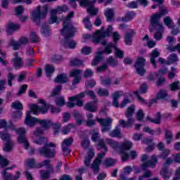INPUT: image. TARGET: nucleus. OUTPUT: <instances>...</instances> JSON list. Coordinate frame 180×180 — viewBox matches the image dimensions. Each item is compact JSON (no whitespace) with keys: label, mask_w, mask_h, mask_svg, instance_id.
<instances>
[{"label":"nucleus","mask_w":180,"mask_h":180,"mask_svg":"<svg viewBox=\"0 0 180 180\" xmlns=\"http://www.w3.org/2000/svg\"><path fill=\"white\" fill-rule=\"evenodd\" d=\"M92 131L93 134L91 136V140L93 141H98V150H101V148H104L105 152L108 151V148H106L105 141H103V139H99V133L96 131L95 129H93Z\"/></svg>","instance_id":"8"},{"label":"nucleus","mask_w":180,"mask_h":180,"mask_svg":"<svg viewBox=\"0 0 180 180\" xmlns=\"http://www.w3.org/2000/svg\"><path fill=\"white\" fill-rule=\"evenodd\" d=\"M165 139L167 141V144H171V142L174 139V135L172 134V131H171L169 129H165Z\"/></svg>","instance_id":"26"},{"label":"nucleus","mask_w":180,"mask_h":180,"mask_svg":"<svg viewBox=\"0 0 180 180\" xmlns=\"http://www.w3.org/2000/svg\"><path fill=\"white\" fill-rule=\"evenodd\" d=\"M146 59L144 58L140 57L137 59V61L135 64V68L139 75H144V74H146V69H144Z\"/></svg>","instance_id":"9"},{"label":"nucleus","mask_w":180,"mask_h":180,"mask_svg":"<svg viewBox=\"0 0 180 180\" xmlns=\"http://www.w3.org/2000/svg\"><path fill=\"white\" fill-rule=\"evenodd\" d=\"M85 94L93 99L94 103H98V98H96V95L94 91H86Z\"/></svg>","instance_id":"50"},{"label":"nucleus","mask_w":180,"mask_h":180,"mask_svg":"<svg viewBox=\"0 0 180 180\" xmlns=\"http://www.w3.org/2000/svg\"><path fill=\"white\" fill-rule=\"evenodd\" d=\"M30 41L31 43H37L39 41V36L34 32H31L30 35Z\"/></svg>","instance_id":"52"},{"label":"nucleus","mask_w":180,"mask_h":180,"mask_svg":"<svg viewBox=\"0 0 180 180\" xmlns=\"http://www.w3.org/2000/svg\"><path fill=\"white\" fill-rule=\"evenodd\" d=\"M116 46L112 43H110L108 45L105 46V49L103 51H98V53H105V54H110L112 53V49H115Z\"/></svg>","instance_id":"38"},{"label":"nucleus","mask_w":180,"mask_h":180,"mask_svg":"<svg viewBox=\"0 0 180 180\" xmlns=\"http://www.w3.org/2000/svg\"><path fill=\"white\" fill-rule=\"evenodd\" d=\"M113 31V27L109 25L108 27L103 32V27L96 32V34L93 35V43L98 44L101 43L103 46H106V41H103L105 37H109L110 34Z\"/></svg>","instance_id":"3"},{"label":"nucleus","mask_w":180,"mask_h":180,"mask_svg":"<svg viewBox=\"0 0 180 180\" xmlns=\"http://www.w3.org/2000/svg\"><path fill=\"white\" fill-rule=\"evenodd\" d=\"M1 175L5 180H18V178H20V172L17 171L16 175L13 176L11 173H8L6 170L1 172Z\"/></svg>","instance_id":"16"},{"label":"nucleus","mask_w":180,"mask_h":180,"mask_svg":"<svg viewBox=\"0 0 180 180\" xmlns=\"http://www.w3.org/2000/svg\"><path fill=\"white\" fill-rule=\"evenodd\" d=\"M107 63L109 64V65H112V67H116L118 62L113 57L110 56L107 59Z\"/></svg>","instance_id":"57"},{"label":"nucleus","mask_w":180,"mask_h":180,"mask_svg":"<svg viewBox=\"0 0 180 180\" xmlns=\"http://www.w3.org/2000/svg\"><path fill=\"white\" fill-rule=\"evenodd\" d=\"M120 98V94H119V91H115L112 94V105L115 108L119 107V98Z\"/></svg>","instance_id":"30"},{"label":"nucleus","mask_w":180,"mask_h":180,"mask_svg":"<svg viewBox=\"0 0 180 180\" xmlns=\"http://www.w3.org/2000/svg\"><path fill=\"white\" fill-rule=\"evenodd\" d=\"M84 110H87V112H91L94 113L98 110V106L94 105L93 102H89L84 105Z\"/></svg>","instance_id":"24"},{"label":"nucleus","mask_w":180,"mask_h":180,"mask_svg":"<svg viewBox=\"0 0 180 180\" xmlns=\"http://www.w3.org/2000/svg\"><path fill=\"white\" fill-rule=\"evenodd\" d=\"M10 45L12 46V47H13V50H19V49H20L21 46L20 42H19V41H16L13 39H11Z\"/></svg>","instance_id":"54"},{"label":"nucleus","mask_w":180,"mask_h":180,"mask_svg":"<svg viewBox=\"0 0 180 180\" xmlns=\"http://www.w3.org/2000/svg\"><path fill=\"white\" fill-rule=\"evenodd\" d=\"M105 152H102L98 153L97 158L94 160L93 163L91 164V168L94 172V174H98L99 172V166L102 162V158L105 157Z\"/></svg>","instance_id":"11"},{"label":"nucleus","mask_w":180,"mask_h":180,"mask_svg":"<svg viewBox=\"0 0 180 180\" xmlns=\"http://www.w3.org/2000/svg\"><path fill=\"white\" fill-rule=\"evenodd\" d=\"M136 108L134 105H131L127 108V111L125 112V116L128 118L126 122L124 120H120L119 123L120 126L122 127H131L134 123V118H133V115H134V112Z\"/></svg>","instance_id":"5"},{"label":"nucleus","mask_w":180,"mask_h":180,"mask_svg":"<svg viewBox=\"0 0 180 180\" xmlns=\"http://www.w3.org/2000/svg\"><path fill=\"white\" fill-rule=\"evenodd\" d=\"M74 127H75V126L73 125V124L69 123L67 126H65L62 128L61 132L63 134H68V133H70L71 131V129H74Z\"/></svg>","instance_id":"41"},{"label":"nucleus","mask_w":180,"mask_h":180,"mask_svg":"<svg viewBox=\"0 0 180 180\" xmlns=\"http://www.w3.org/2000/svg\"><path fill=\"white\" fill-rule=\"evenodd\" d=\"M97 95H99V96H109V91L105 89L100 88L97 91Z\"/></svg>","instance_id":"55"},{"label":"nucleus","mask_w":180,"mask_h":180,"mask_svg":"<svg viewBox=\"0 0 180 180\" xmlns=\"http://www.w3.org/2000/svg\"><path fill=\"white\" fill-rule=\"evenodd\" d=\"M15 146V143H13V140H8L6 141L4 146L3 147V150L5 153H11V151L13 150V147Z\"/></svg>","instance_id":"23"},{"label":"nucleus","mask_w":180,"mask_h":180,"mask_svg":"<svg viewBox=\"0 0 180 180\" xmlns=\"http://www.w3.org/2000/svg\"><path fill=\"white\" fill-rule=\"evenodd\" d=\"M131 147H133V143L130 141H125L121 144L122 151L131 150Z\"/></svg>","instance_id":"31"},{"label":"nucleus","mask_w":180,"mask_h":180,"mask_svg":"<svg viewBox=\"0 0 180 180\" xmlns=\"http://www.w3.org/2000/svg\"><path fill=\"white\" fill-rule=\"evenodd\" d=\"M94 157H95V152H94V150L90 149L87 153V156L84 160V165L86 167H91V162Z\"/></svg>","instance_id":"21"},{"label":"nucleus","mask_w":180,"mask_h":180,"mask_svg":"<svg viewBox=\"0 0 180 180\" xmlns=\"http://www.w3.org/2000/svg\"><path fill=\"white\" fill-rule=\"evenodd\" d=\"M105 16L107 18L108 22H111L113 20V16H115V11L112 8H107Z\"/></svg>","instance_id":"27"},{"label":"nucleus","mask_w":180,"mask_h":180,"mask_svg":"<svg viewBox=\"0 0 180 180\" xmlns=\"http://www.w3.org/2000/svg\"><path fill=\"white\" fill-rule=\"evenodd\" d=\"M27 165L30 168H36V160L34 158L27 160Z\"/></svg>","instance_id":"60"},{"label":"nucleus","mask_w":180,"mask_h":180,"mask_svg":"<svg viewBox=\"0 0 180 180\" xmlns=\"http://www.w3.org/2000/svg\"><path fill=\"white\" fill-rule=\"evenodd\" d=\"M109 135L110 137H118L119 139H121L122 134L120 133V130L119 128H116L115 129L112 130Z\"/></svg>","instance_id":"48"},{"label":"nucleus","mask_w":180,"mask_h":180,"mask_svg":"<svg viewBox=\"0 0 180 180\" xmlns=\"http://www.w3.org/2000/svg\"><path fill=\"white\" fill-rule=\"evenodd\" d=\"M46 110H51V113H60L61 112V108H56L50 104H46Z\"/></svg>","instance_id":"46"},{"label":"nucleus","mask_w":180,"mask_h":180,"mask_svg":"<svg viewBox=\"0 0 180 180\" xmlns=\"http://www.w3.org/2000/svg\"><path fill=\"white\" fill-rule=\"evenodd\" d=\"M81 74H82V70H80V69L72 70L70 72V77H75V78H77L78 77H81Z\"/></svg>","instance_id":"49"},{"label":"nucleus","mask_w":180,"mask_h":180,"mask_svg":"<svg viewBox=\"0 0 180 180\" xmlns=\"http://www.w3.org/2000/svg\"><path fill=\"white\" fill-rule=\"evenodd\" d=\"M40 127H37V129L34 131V136H41L46 131V120H42L41 122H39Z\"/></svg>","instance_id":"17"},{"label":"nucleus","mask_w":180,"mask_h":180,"mask_svg":"<svg viewBox=\"0 0 180 180\" xmlns=\"http://www.w3.org/2000/svg\"><path fill=\"white\" fill-rule=\"evenodd\" d=\"M54 172V167L51 165V160H46V179H49L50 178V175L53 174Z\"/></svg>","instance_id":"19"},{"label":"nucleus","mask_w":180,"mask_h":180,"mask_svg":"<svg viewBox=\"0 0 180 180\" xmlns=\"http://www.w3.org/2000/svg\"><path fill=\"white\" fill-rule=\"evenodd\" d=\"M160 52L158 49H155L149 54L150 60L151 64L153 65L154 68H157V64L155 63V58L160 57Z\"/></svg>","instance_id":"18"},{"label":"nucleus","mask_w":180,"mask_h":180,"mask_svg":"<svg viewBox=\"0 0 180 180\" xmlns=\"http://www.w3.org/2000/svg\"><path fill=\"white\" fill-rule=\"evenodd\" d=\"M87 120L84 122L88 127H94L96 124V120H94V114L89 113L86 115Z\"/></svg>","instance_id":"22"},{"label":"nucleus","mask_w":180,"mask_h":180,"mask_svg":"<svg viewBox=\"0 0 180 180\" xmlns=\"http://www.w3.org/2000/svg\"><path fill=\"white\" fill-rule=\"evenodd\" d=\"M39 102L41 104V105L33 104L31 106V110L27 111L26 113L25 123L27 126H30V127H33V126L36 125V123H39L43 120L30 116L32 112L34 115H37V113H42L43 115H44V113H46V102L44 101V100H39Z\"/></svg>","instance_id":"2"},{"label":"nucleus","mask_w":180,"mask_h":180,"mask_svg":"<svg viewBox=\"0 0 180 180\" xmlns=\"http://www.w3.org/2000/svg\"><path fill=\"white\" fill-rule=\"evenodd\" d=\"M9 164V162L8 161V160H6V158H4V156H1L0 155V167L1 168H5V167H6V165H8Z\"/></svg>","instance_id":"59"},{"label":"nucleus","mask_w":180,"mask_h":180,"mask_svg":"<svg viewBox=\"0 0 180 180\" xmlns=\"http://www.w3.org/2000/svg\"><path fill=\"white\" fill-rule=\"evenodd\" d=\"M98 1V4H102L105 0H89V7L87 8V11L89 13L92 15V16H95L98 13V8H95L94 7V4Z\"/></svg>","instance_id":"15"},{"label":"nucleus","mask_w":180,"mask_h":180,"mask_svg":"<svg viewBox=\"0 0 180 180\" xmlns=\"http://www.w3.org/2000/svg\"><path fill=\"white\" fill-rule=\"evenodd\" d=\"M56 143L50 142L46 143V158H54L56 157Z\"/></svg>","instance_id":"10"},{"label":"nucleus","mask_w":180,"mask_h":180,"mask_svg":"<svg viewBox=\"0 0 180 180\" xmlns=\"http://www.w3.org/2000/svg\"><path fill=\"white\" fill-rule=\"evenodd\" d=\"M11 64L15 68V70L22 68V58H14L11 60Z\"/></svg>","instance_id":"25"},{"label":"nucleus","mask_w":180,"mask_h":180,"mask_svg":"<svg viewBox=\"0 0 180 180\" xmlns=\"http://www.w3.org/2000/svg\"><path fill=\"white\" fill-rule=\"evenodd\" d=\"M62 89H63V86L61 85L56 86L51 91L50 96L51 98H53L54 96H58V95L61 94Z\"/></svg>","instance_id":"29"},{"label":"nucleus","mask_w":180,"mask_h":180,"mask_svg":"<svg viewBox=\"0 0 180 180\" xmlns=\"http://www.w3.org/2000/svg\"><path fill=\"white\" fill-rule=\"evenodd\" d=\"M159 29L160 30H158V32L154 34V39L155 40H161V39H162V33H164V31H162L161 28Z\"/></svg>","instance_id":"63"},{"label":"nucleus","mask_w":180,"mask_h":180,"mask_svg":"<svg viewBox=\"0 0 180 180\" xmlns=\"http://www.w3.org/2000/svg\"><path fill=\"white\" fill-rule=\"evenodd\" d=\"M134 34V31L133 30H130V32H127L125 35V43L126 44H131V37Z\"/></svg>","instance_id":"44"},{"label":"nucleus","mask_w":180,"mask_h":180,"mask_svg":"<svg viewBox=\"0 0 180 180\" xmlns=\"http://www.w3.org/2000/svg\"><path fill=\"white\" fill-rule=\"evenodd\" d=\"M115 57H118V58H123V56H124V52L123 51L119 49L117 47H115Z\"/></svg>","instance_id":"61"},{"label":"nucleus","mask_w":180,"mask_h":180,"mask_svg":"<svg viewBox=\"0 0 180 180\" xmlns=\"http://www.w3.org/2000/svg\"><path fill=\"white\" fill-rule=\"evenodd\" d=\"M157 162H158V158H157V155H153L151 156L150 160H148L146 163L141 165V169H143V171H146V169H147L148 167L155 168Z\"/></svg>","instance_id":"13"},{"label":"nucleus","mask_w":180,"mask_h":180,"mask_svg":"<svg viewBox=\"0 0 180 180\" xmlns=\"http://www.w3.org/2000/svg\"><path fill=\"white\" fill-rule=\"evenodd\" d=\"M16 78V75L12 72H9L7 75V80H8V84L9 86H12L13 84L12 83V81L15 80Z\"/></svg>","instance_id":"51"},{"label":"nucleus","mask_w":180,"mask_h":180,"mask_svg":"<svg viewBox=\"0 0 180 180\" xmlns=\"http://www.w3.org/2000/svg\"><path fill=\"white\" fill-rule=\"evenodd\" d=\"M55 103L56 105V106H64L65 105V99L64 98V97L60 96L56 98L55 99Z\"/></svg>","instance_id":"40"},{"label":"nucleus","mask_w":180,"mask_h":180,"mask_svg":"<svg viewBox=\"0 0 180 180\" xmlns=\"http://www.w3.org/2000/svg\"><path fill=\"white\" fill-rule=\"evenodd\" d=\"M11 108L15 109L16 110H23V104L19 101H16L11 103Z\"/></svg>","instance_id":"37"},{"label":"nucleus","mask_w":180,"mask_h":180,"mask_svg":"<svg viewBox=\"0 0 180 180\" xmlns=\"http://www.w3.org/2000/svg\"><path fill=\"white\" fill-rule=\"evenodd\" d=\"M169 64H174V63H176L178 61V56L175 53H172L167 58Z\"/></svg>","instance_id":"53"},{"label":"nucleus","mask_w":180,"mask_h":180,"mask_svg":"<svg viewBox=\"0 0 180 180\" xmlns=\"http://www.w3.org/2000/svg\"><path fill=\"white\" fill-rule=\"evenodd\" d=\"M34 143L38 146H43V147H46V138L41 137L38 140H34Z\"/></svg>","instance_id":"58"},{"label":"nucleus","mask_w":180,"mask_h":180,"mask_svg":"<svg viewBox=\"0 0 180 180\" xmlns=\"http://www.w3.org/2000/svg\"><path fill=\"white\" fill-rule=\"evenodd\" d=\"M27 89V84H22V86L20 87L19 91L17 93V96H20L22 94H25Z\"/></svg>","instance_id":"62"},{"label":"nucleus","mask_w":180,"mask_h":180,"mask_svg":"<svg viewBox=\"0 0 180 180\" xmlns=\"http://www.w3.org/2000/svg\"><path fill=\"white\" fill-rule=\"evenodd\" d=\"M33 22L39 26L41 21L46 18V5L38 6L35 10L32 13L31 15Z\"/></svg>","instance_id":"4"},{"label":"nucleus","mask_w":180,"mask_h":180,"mask_svg":"<svg viewBox=\"0 0 180 180\" xmlns=\"http://www.w3.org/2000/svg\"><path fill=\"white\" fill-rule=\"evenodd\" d=\"M56 68L53 65L48 64L46 65V77H51L54 73Z\"/></svg>","instance_id":"34"},{"label":"nucleus","mask_w":180,"mask_h":180,"mask_svg":"<svg viewBox=\"0 0 180 180\" xmlns=\"http://www.w3.org/2000/svg\"><path fill=\"white\" fill-rule=\"evenodd\" d=\"M15 133L18 134V141L20 144H24L25 148H27L29 147V142H27V139H26V131L24 128H18L15 130Z\"/></svg>","instance_id":"7"},{"label":"nucleus","mask_w":180,"mask_h":180,"mask_svg":"<svg viewBox=\"0 0 180 180\" xmlns=\"http://www.w3.org/2000/svg\"><path fill=\"white\" fill-rule=\"evenodd\" d=\"M58 12V8H57L56 10L51 11L52 15L50 18V20H49V25H53V23H56V22H57V16H56V13Z\"/></svg>","instance_id":"42"},{"label":"nucleus","mask_w":180,"mask_h":180,"mask_svg":"<svg viewBox=\"0 0 180 180\" xmlns=\"http://www.w3.org/2000/svg\"><path fill=\"white\" fill-rule=\"evenodd\" d=\"M160 175H162V176H163L165 179H169V176H171V174L168 171V167L163 166V167L160 170Z\"/></svg>","instance_id":"32"},{"label":"nucleus","mask_w":180,"mask_h":180,"mask_svg":"<svg viewBox=\"0 0 180 180\" xmlns=\"http://www.w3.org/2000/svg\"><path fill=\"white\" fill-rule=\"evenodd\" d=\"M167 50H169V51H178V53H180V44H178L176 46H169L167 48Z\"/></svg>","instance_id":"64"},{"label":"nucleus","mask_w":180,"mask_h":180,"mask_svg":"<svg viewBox=\"0 0 180 180\" xmlns=\"http://www.w3.org/2000/svg\"><path fill=\"white\" fill-rule=\"evenodd\" d=\"M68 81V76L65 73L59 74L54 79V82H56V84H67Z\"/></svg>","instance_id":"20"},{"label":"nucleus","mask_w":180,"mask_h":180,"mask_svg":"<svg viewBox=\"0 0 180 180\" xmlns=\"http://www.w3.org/2000/svg\"><path fill=\"white\" fill-rule=\"evenodd\" d=\"M105 167L108 168V167H113L116 164V160L112 159L110 158H107L103 162Z\"/></svg>","instance_id":"43"},{"label":"nucleus","mask_w":180,"mask_h":180,"mask_svg":"<svg viewBox=\"0 0 180 180\" xmlns=\"http://www.w3.org/2000/svg\"><path fill=\"white\" fill-rule=\"evenodd\" d=\"M105 142L107 144H109V146H110V147H112V148L114 150H118V148L120 147V144H119V143L114 141L113 139H106Z\"/></svg>","instance_id":"28"},{"label":"nucleus","mask_w":180,"mask_h":180,"mask_svg":"<svg viewBox=\"0 0 180 180\" xmlns=\"http://www.w3.org/2000/svg\"><path fill=\"white\" fill-rule=\"evenodd\" d=\"M146 119L149 120L151 123H155V124H160L161 123V112H158L156 114V118L155 120L151 119L150 117H147Z\"/></svg>","instance_id":"36"},{"label":"nucleus","mask_w":180,"mask_h":180,"mask_svg":"<svg viewBox=\"0 0 180 180\" xmlns=\"http://www.w3.org/2000/svg\"><path fill=\"white\" fill-rule=\"evenodd\" d=\"M96 120L101 124V126L103 127L101 129L102 133H105V131H109L110 130V126L112 122V118L109 117L106 118H99L96 117Z\"/></svg>","instance_id":"6"},{"label":"nucleus","mask_w":180,"mask_h":180,"mask_svg":"<svg viewBox=\"0 0 180 180\" xmlns=\"http://www.w3.org/2000/svg\"><path fill=\"white\" fill-rule=\"evenodd\" d=\"M82 64H84V61L78 58H75L70 60V65L72 67H79V65H82Z\"/></svg>","instance_id":"47"},{"label":"nucleus","mask_w":180,"mask_h":180,"mask_svg":"<svg viewBox=\"0 0 180 180\" xmlns=\"http://www.w3.org/2000/svg\"><path fill=\"white\" fill-rule=\"evenodd\" d=\"M82 98H85V92H82L76 96L69 97L68 99L70 102H74L75 101L81 100Z\"/></svg>","instance_id":"45"},{"label":"nucleus","mask_w":180,"mask_h":180,"mask_svg":"<svg viewBox=\"0 0 180 180\" xmlns=\"http://www.w3.org/2000/svg\"><path fill=\"white\" fill-rule=\"evenodd\" d=\"M74 139L72 137L64 139L62 143V150L63 151L64 155H70L71 154V150H70V146H72Z\"/></svg>","instance_id":"12"},{"label":"nucleus","mask_w":180,"mask_h":180,"mask_svg":"<svg viewBox=\"0 0 180 180\" xmlns=\"http://www.w3.org/2000/svg\"><path fill=\"white\" fill-rule=\"evenodd\" d=\"M167 96H168V91H167V90L160 89L157 94L156 99H165Z\"/></svg>","instance_id":"39"},{"label":"nucleus","mask_w":180,"mask_h":180,"mask_svg":"<svg viewBox=\"0 0 180 180\" xmlns=\"http://www.w3.org/2000/svg\"><path fill=\"white\" fill-rule=\"evenodd\" d=\"M74 11L70 12L63 21V27L60 30L63 36H65V40L62 41V44L65 49H74L77 47V42L74 40H70L71 37H74L77 29L72 26L71 19L74 18Z\"/></svg>","instance_id":"1"},{"label":"nucleus","mask_w":180,"mask_h":180,"mask_svg":"<svg viewBox=\"0 0 180 180\" xmlns=\"http://www.w3.org/2000/svg\"><path fill=\"white\" fill-rule=\"evenodd\" d=\"M164 23L165 25H166L167 27H169V29H174L175 27L174 22H172V19H171V17L169 16H167L164 19Z\"/></svg>","instance_id":"35"},{"label":"nucleus","mask_w":180,"mask_h":180,"mask_svg":"<svg viewBox=\"0 0 180 180\" xmlns=\"http://www.w3.org/2000/svg\"><path fill=\"white\" fill-rule=\"evenodd\" d=\"M102 60V52H97L96 56L91 63V65L96 66L101 63Z\"/></svg>","instance_id":"33"},{"label":"nucleus","mask_w":180,"mask_h":180,"mask_svg":"<svg viewBox=\"0 0 180 180\" xmlns=\"http://www.w3.org/2000/svg\"><path fill=\"white\" fill-rule=\"evenodd\" d=\"M0 139L4 141H9V140H12L11 139L10 134L6 132H0Z\"/></svg>","instance_id":"56"},{"label":"nucleus","mask_w":180,"mask_h":180,"mask_svg":"<svg viewBox=\"0 0 180 180\" xmlns=\"http://www.w3.org/2000/svg\"><path fill=\"white\" fill-rule=\"evenodd\" d=\"M160 19H161V14L156 13L152 15L150 18V23L153 27H155L156 26L164 32V27H162V23L160 22Z\"/></svg>","instance_id":"14"}]
</instances>
